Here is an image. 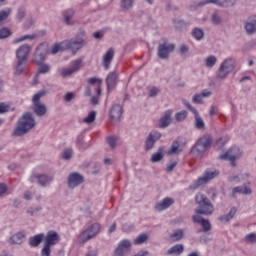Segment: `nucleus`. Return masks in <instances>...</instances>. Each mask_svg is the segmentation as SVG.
Returning <instances> with one entry per match:
<instances>
[{
  "label": "nucleus",
  "instance_id": "a19ab883",
  "mask_svg": "<svg viewBox=\"0 0 256 256\" xmlns=\"http://www.w3.org/2000/svg\"><path fill=\"white\" fill-rule=\"evenodd\" d=\"M13 35V32L8 27H2L0 29V39H9Z\"/></svg>",
  "mask_w": 256,
  "mask_h": 256
},
{
  "label": "nucleus",
  "instance_id": "4c0bfd02",
  "mask_svg": "<svg viewBox=\"0 0 256 256\" xmlns=\"http://www.w3.org/2000/svg\"><path fill=\"white\" fill-rule=\"evenodd\" d=\"M33 39H37V34H27L19 38H16L13 40V44L17 45V43H23V41H33Z\"/></svg>",
  "mask_w": 256,
  "mask_h": 256
},
{
  "label": "nucleus",
  "instance_id": "f03ea898",
  "mask_svg": "<svg viewBox=\"0 0 256 256\" xmlns=\"http://www.w3.org/2000/svg\"><path fill=\"white\" fill-rule=\"evenodd\" d=\"M195 203L198 206L195 208L196 214L194 215H199L200 217L201 215H206L208 217L209 215H213V213H215V206L211 200H209L207 195L201 192L197 193L195 196Z\"/></svg>",
  "mask_w": 256,
  "mask_h": 256
},
{
  "label": "nucleus",
  "instance_id": "8fccbe9b",
  "mask_svg": "<svg viewBox=\"0 0 256 256\" xmlns=\"http://www.w3.org/2000/svg\"><path fill=\"white\" fill-rule=\"evenodd\" d=\"M185 119H187V111L182 110L175 114V120L178 121V123H181V121H185Z\"/></svg>",
  "mask_w": 256,
  "mask_h": 256
},
{
  "label": "nucleus",
  "instance_id": "5fc2aeb1",
  "mask_svg": "<svg viewBox=\"0 0 256 256\" xmlns=\"http://www.w3.org/2000/svg\"><path fill=\"white\" fill-rule=\"evenodd\" d=\"M245 179H249V174L244 173L230 177V181H245Z\"/></svg>",
  "mask_w": 256,
  "mask_h": 256
},
{
  "label": "nucleus",
  "instance_id": "5701e85b",
  "mask_svg": "<svg viewBox=\"0 0 256 256\" xmlns=\"http://www.w3.org/2000/svg\"><path fill=\"white\" fill-rule=\"evenodd\" d=\"M32 111L36 117H45L47 115V106L43 103H35L32 105Z\"/></svg>",
  "mask_w": 256,
  "mask_h": 256
},
{
  "label": "nucleus",
  "instance_id": "bb28decb",
  "mask_svg": "<svg viewBox=\"0 0 256 256\" xmlns=\"http://www.w3.org/2000/svg\"><path fill=\"white\" fill-rule=\"evenodd\" d=\"M67 41L64 40L60 43H55L52 45L50 53L51 55H57V53H62V51H67Z\"/></svg>",
  "mask_w": 256,
  "mask_h": 256
},
{
  "label": "nucleus",
  "instance_id": "39448f33",
  "mask_svg": "<svg viewBox=\"0 0 256 256\" xmlns=\"http://www.w3.org/2000/svg\"><path fill=\"white\" fill-rule=\"evenodd\" d=\"M212 141L213 138H211L209 135L202 136L193 146L191 153L193 155H201V153H205L207 151V148L211 147Z\"/></svg>",
  "mask_w": 256,
  "mask_h": 256
},
{
  "label": "nucleus",
  "instance_id": "79ce46f5",
  "mask_svg": "<svg viewBox=\"0 0 256 256\" xmlns=\"http://www.w3.org/2000/svg\"><path fill=\"white\" fill-rule=\"evenodd\" d=\"M163 159V148H159L158 152L154 153L150 159L152 163H159Z\"/></svg>",
  "mask_w": 256,
  "mask_h": 256
},
{
  "label": "nucleus",
  "instance_id": "4468645a",
  "mask_svg": "<svg viewBox=\"0 0 256 256\" xmlns=\"http://www.w3.org/2000/svg\"><path fill=\"white\" fill-rule=\"evenodd\" d=\"M31 183H37L40 187H47L53 181V177L45 174H36L30 177Z\"/></svg>",
  "mask_w": 256,
  "mask_h": 256
},
{
  "label": "nucleus",
  "instance_id": "a878e982",
  "mask_svg": "<svg viewBox=\"0 0 256 256\" xmlns=\"http://www.w3.org/2000/svg\"><path fill=\"white\" fill-rule=\"evenodd\" d=\"M173 114V111L167 110L164 112V115L159 120V127L161 129H165V127H169L171 124V115Z\"/></svg>",
  "mask_w": 256,
  "mask_h": 256
},
{
  "label": "nucleus",
  "instance_id": "aec40b11",
  "mask_svg": "<svg viewBox=\"0 0 256 256\" xmlns=\"http://www.w3.org/2000/svg\"><path fill=\"white\" fill-rule=\"evenodd\" d=\"M115 57V50L113 48H109L107 52L102 57V65L104 69L107 71L109 67H111V63H113V58Z\"/></svg>",
  "mask_w": 256,
  "mask_h": 256
},
{
  "label": "nucleus",
  "instance_id": "412c9836",
  "mask_svg": "<svg viewBox=\"0 0 256 256\" xmlns=\"http://www.w3.org/2000/svg\"><path fill=\"white\" fill-rule=\"evenodd\" d=\"M27 237V234L25 233V231H20L17 232L16 234L12 235L9 240L8 243L10 245H22V243L25 241Z\"/></svg>",
  "mask_w": 256,
  "mask_h": 256
},
{
  "label": "nucleus",
  "instance_id": "0e129e2a",
  "mask_svg": "<svg viewBox=\"0 0 256 256\" xmlns=\"http://www.w3.org/2000/svg\"><path fill=\"white\" fill-rule=\"evenodd\" d=\"M180 55H187L189 53V47L185 44H181L179 48Z\"/></svg>",
  "mask_w": 256,
  "mask_h": 256
},
{
  "label": "nucleus",
  "instance_id": "0eeeda50",
  "mask_svg": "<svg viewBox=\"0 0 256 256\" xmlns=\"http://www.w3.org/2000/svg\"><path fill=\"white\" fill-rule=\"evenodd\" d=\"M235 58H227L225 59L216 74L218 79H225L229 73H231L235 69Z\"/></svg>",
  "mask_w": 256,
  "mask_h": 256
},
{
  "label": "nucleus",
  "instance_id": "b1692460",
  "mask_svg": "<svg viewBox=\"0 0 256 256\" xmlns=\"http://www.w3.org/2000/svg\"><path fill=\"white\" fill-rule=\"evenodd\" d=\"M173 203H175L173 198H164L156 204L155 209L156 211H165V209H169Z\"/></svg>",
  "mask_w": 256,
  "mask_h": 256
},
{
  "label": "nucleus",
  "instance_id": "20e7f679",
  "mask_svg": "<svg viewBox=\"0 0 256 256\" xmlns=\"http://www.w3.org/2000/svg\"><path fill=\"white\" fill-rule=\"evenodd\" d=\"M219 176V171H205L201 177H199L197 180H195L190 186V191H196V189H199L202 185H205L206 183H209L212 179H215V177Z\"/></svg>",
  "mask_w": 256,
  "mask_h": 256
},
{
  "label": "nucleus",
  "instance_id": "4d7b16f0",
  "mask_svg": "<svg viewBox=\"0 0 256 256\" xmlns=\"http://www.w3.org/2000/svg\"><path fill=\"white\" fill-rule=\"evenodd\" d=\"M107 143H108L110 149H115V147H117V137H115V136L108 137Z\"/></svg>",
  "mask_w": 256,
  "mask_h": 256
},
{
  "label": "nucleus",
  "instance_id": "dca6fc26",
  "mask_svg": "<svg viewBox=\"0 0 256 256\" xmlns=\"http://www.w3.org/2000/svg\"><path fill=\"white\" fill-rule=\"evenodd\" d=\"M159 139H161V132H157V131L150 132L145 141L146 151H151V149L155 147V143L159 141Z\"/></svg>",
  "mask_w": 256,
  "mask_h": 256
},
{
  "label": "nucleus",
  "instance_id": "393cba45",
  "mask_svg": "<svg viewBox=\"0 0 256 256\" xmlns=\"http://www.w3.org/2000/svg\"><path fill=\"white\" fill-rule=\"evenodd\" d=\"M237 193H240L241 195H251L253 190H251L249 186H237L232 189L231 197L235 199V197H237Z\"/></svg>",
  "mask_w": 256,
  "mask_h": 256
},
{
  "label": "nucleus",
  "instance_id": "a18cd8bd",
  "mask_svg": "<svg viewBox=\"0 0 256 256\" xmlns=\"http://www.w3.org/2000/svg\"><path fill=\"white\" fill-rule=\"evenodd\" d=\"M95 119H97V112L91 111V112H89L88 116L86 118H84L83 122L87 123V125H91V123H93V121H95Z\"/></svg>",
  "mask_w": 256,
  "mask_h": 256
},
{
  "label": "nucleus",
  "instance_id": "13d9d810",
  "mask_svg": "<svg viewBox=\"0 0 256 256\" xmlns=\"http://www.w3.org/2000/svg\"><path fill=\"white\" fill-rule=\"evenodd\" d=\"M244 241L246 243H251L252 245L256 243V234L255 233H250L245 236Z\"/></svg>",
  "mask_w": 256,
  "mask_h": 256
},
{
  "label": "nucleus",
  "instance_id": "603ef678",
  "mask_svg": "<svg viewBox=\"0 0 256 256\" xmlns=\"http://www.w3.org/2000/svg\"><path fill=\"white\" fill-rule=\"evenodd\" d=\"M210 20L213 25H221V16L216 12L212 13Z\"/></svg>",
  "mask_w": 256,
  "mask_h": 256
},
{
  "label": "nucleus",
  "instance_id": "6e6552de",
  "mask_svg": "<svg viewBox=\"0 0 256 256\" xmlns=\"http://www.w3.org/2000/svg\"><path fill=\"white\" fill-rule=\"evenodd\" d=\"M175 51V44L169 43L167 39H164L162 43L158 44L157 55L158 59L167 60L169 55Z\"/></svg>",
  "mask_w": 256,
  "mask_h": 256
},
{
  "label": "nucleus",
  "instance_id": "58836bf2",
  "mask_svg": "<svg viewBox=\"0 0 256 256\" xmlns=\"http://www.w3.org/2000/svg\"><path fill=\"white\" fill-rule=\"evenodd\" d=\"M204 36H205V33L201 28H194L192 30V37L196 39V41H201V39H203Z\"/></svg>",
  "mask_w": 256,
  "mask_h": 256
},
{
  "label": "nucleus",
  "instance_id": "9d476101",
  "mask_svg": "<svg viewBox=\"0 0 256 256\" xmlns=\"http://www.w3.org/2000/svg\"><path fill=\"white\" fill-rule=\"evenodd\" d=\"M84 182L85 178L83 177V175L77 172L70 173L67 179V185L69 189H75V187H79V185Z\"/></svg>",
  "mask_w": 256,
  "mask_h": 256
},
{
  "label": "nucleus",
  "instance_id": "7ed1b4c3",
  "mask_svg": "<svg viewBox=\"0 0 256 256\" xmlns=\"http://www.w3.org/2000/svg\"><path fill=\"white\" fill-rule=\"evenodd\" d=\"M243 155V150H241V148L234 146L230 149L227 150V152H225L222 155L218 156V159H220V161H229L231 167H237V164L235 163V161H238V159H241V156Z\"/></svg>",
  "mask_w": 256,
  "mask_h": 256
},
{
  "label": "nucleus",
  "instance_id": "9b49d317",
  "mask_svg": "<svg viewBox=\"0 0 256 256\" xmlns=\"http://www.w3.org/2000/svg\"><path fill=\"white\" fill-rule=\"evenodd\" d=\"M59 241H61V236L59 235V233H57V231L50 230L44 236L43 245L53 247L57 245Z\"/></svg>",
  "mask_w": 256,
  "mask_h": 256
},
{
  "label": "nucleus",
  "instance_id": "e433bc0d",
  "mask_svg": "<svg viewBox=\"0 0 256 256\" xmlns=\"http://www.w3.org/2000/svg\"><path fill=\"white\" fill-rule=\"evenodd\" d=\"M64 22L66 25H71V19H73V15H75V10L73 8H70L68 10H65L63 12Z\"/></svg>",
  "mask_w": 256,
  "mask_h": 256
},
{
  "label": "nucleus",
  "instance_id": "ddd939ff",
  "mask_svg": "<svg viewBox=\"0 0 256 256\" xmlns=\"http://www.w3.org/2000/svg\"><path fill=\"white\" fill-rule=\"evenodd\" d=\"M131 251V241L124 239L119 242L117 248L114 251V256H125Z\"/></svg>",
  "mask_w": 256,
  "mask_h": 256
},
{
  "label": "nucleus",
  "instance_id": "ea45409f",
  "mask_svg": "<svg viewBox=\"0 0 256 256\" xmlns=\"http://www.w3.org/2000/svg\"><path fill=\"white\" fill-rule=\"evenodd\" d=\"M13 13V9L6 8L5 10H0V23H3V21H6V19H9V15Z\"/></svg>",
  "mask_w": 256,
  "mask_h": 256
},
{
  "label": "nucleus",
  "instance_id": "338daca9",
  "mask_svg": "<svg viewBox=\"0 0 256 256\" xmlns=\"http://www.w3.org/2000/svg\"><path fill=\"white\" fill-rule=\"evenodd\" d=\"M9 109H10L9 105L5 103H0V115L3 113H7Z\"/></svg>",
  "mask_w": 256,
  "mask_h": 256
},
{
  "label": "nucleus",
  "instance_id": "c756f323",
  "mask_svg": "<svg viewBox=\"0 0 256 256\" xmlns=\"http://www.w3.org/2000/svg\"><path fill=\"white\" fill-rule=\"evenodd\" d=\"M203 97H211V91L203 90L201 94H194L192 102L196 105H203Z\"/></svg>",
  "mask_w": 256,
  "mask_h": 256
},
{
  "label": "nucleus",
  "instance_id": "3c124183",
  "mask_svg": "<svg viewBox=\"0 0 256 256\" xmlns=\"http://www.w3.org/2000/svg\"><path fill=\"white\" fill-rule=\"evenodd\" d=\"M207 3H213L214 5H217L218 7H221L222 1L221 0H206L203 2H199L196 7H203L207 5Z\"/></svg>",
  "mask_w": 256,
  "mask_h": 256
},
{
  "label": "nucleus",
  "instance_id": "423d86ee",
  "mask_svg": "<svg viewBox=\"0 0 256 256\" xmlns=\"http://www.w3.org/2000/svg\"><path fill=\"white\" fill-rule=\"evenodd\" d=\"M100 229H101V226L99 225V223L92 224L90 227L85 229L79 235L78 243L80 245H85V243H87V241H89L90 239H93V237H95V235H97V233H99Z\"/></svg>",
  "mask_w": 256,
  "mask_h": 256
},
{
  "label": "nucleus",
  "instance_id": "f3484780",
  "mask_svg": "<svg viewBox=\"0 0 256 256\" xmlns=\"http://www.w3.org/2000/svg\"><path fill=\"white\" fill-rule=\"evenodd\" d=\"M31 53V46L29 44H23L16 50V59L18 61H29L28 55Z\"/></svg>",
  "mask_w": 256,
  "mask_h": 256
},
{
  "label": "nucleus",
  "instance_id": "052dcab7",
  "mask_svg": "<svg viewBox=\"0 0 256 256\" xmlns=\"http://www.w3.org/2000/svg\"><path fill=\"white\" fill-rule=\"evenodd\" d=\"M183 105H185V107H187V109H189V111H191V113L195 114L197 113V109H195L193 106H191V104L189 103V101L187 100H182Z\"/></svg>",
  "mask_w": 256,
  "mask_h": 256
},
{
  "label": "nucleus",
  "instance_id": "69168bd1",
  "mask_svg": "<svg viewBox=\"0 0 256 256\" xmlns=\"http://www.w3.org/2000/svg\"><path fill=\"white\" fill-rule=\"evenodd\" d=\"M73 99H75V94L73 92L66 93V95L64 97V101L66 103H69V102L73 101Z\"/></svg>",
  "mask_w": 256,
  "mask_h": 256
},
{
  "label": "nucleus",
  "instance_id": "864d4df0",
  "mask_svg": "<svg viewBox=\"0 0 256 256\" xmlns=\"http://www.w3.org/2000/svg\"><path fill=\"white\" fill-rule=\"evenodd\" d=\"M44 246L42 247L40 251V256H51V246L47 244H43Z\"/></svg>",
  "mask_w": 256,
  "mask_h": 256
},
{
  "label": "nucleus",
  "instance_id": "cd10ccee",
  "mask_svg": "<svg viewBox=\"0 0 256 256\" xmlns=\"http://www.w3.org/2000/svg\"><path fill=\"white\" fill-rule=\"evenodd\" d=\"M235 215H237V208L232 207V208H230V210L227 214L219 216L218 220L221 223H229V221L234 219Z\"/></svg>",
  "mask_w": 256,
  "mask_h": 256
},
{
  "label": "nucleus",
  "instance_id": "1a4fd4ad",
  "mask_svg": "<svg viewBox=\"0 0 256 256\" xmlns=\"http://www.w3.org/2000/svg\"><path fill=\"white\" fill-rule=\"evenodd\" d=\"M47 53H49L47 44L41 43L33 53V63H35V65H43V63H45Z\"/></svg>",
  "mask_w": 256,
  "mask_h": 256
},
{
  "label": "nucleus",
  "instance_id": "680f3d73",
  "mask_svg": "<svg viewBox=\"0 0 256 256\" xmlns=\"http://www.w3.org/2000/svg\"><path fill=\"white\" fill-rule=\"evenodd\" d=\"M177 167V161H170V163L166 167L167 173H171L173 169Z\"/></svg>",
  "mask_w": 256,
  "mask_h": 256
},
{
  "label": "nucleus",
  "instance_id": "2eb2a0df",
  "mask_svg": "<svg viewBox=\"0 0 256 256\" xmlns=\"http://www.w3.org/2000/svg\"><path fill=\"white\" fill-rule=\"evenodd\" d=\"M67 49H72L74 53H77L79 49H83L87 45V41L81 38H75L71 40H66Z\"/></svg>",
  "mask_w": 256,
  "mask_h": 256
},
{
  "label": "nucleus",
  "instance_id": "e2e57ef3",
  "mask_svg": "<svg viewBox=\"0 0 256 256\" xmlns=\"http://www.w3.org/2000/svg\"><path fill=\"white\" fill-rule=\"evenodd\" d=\"M221 7H233L235 5V0H221Z\"/></svg>",
  "mask_w": 256,
  "mask_h": 256
},
{
  "label": "nucleus",
  "instance_id": "2f4dec72",
  "mask_svg": "<svg viewBox=\"0 0 256 256\" xmlns=\"http://www.w3.org/2000/svg\"><path fill=\"white\" fill-rule=\"evenodd\" d=\"M25 67H27V62L23 60H18L14 68L15 77H19V75H22L25 71Z\"/></svg>",
  "mask_w": 256,
  "mask_h": 256
},
{
  "label": "nucleus",
  "instance_id": "c03bdc74",
  "mask_svg": "<svg viewBox=\"0 0 256 256\" xmlns=\"http://www.w3.org/2000/svg\"><path fill=\"white\" fill-rule=\"evenodd\" d=\"M205 65L206 67H209L210 69L215 67L217 65V57L210 55L205 59Z\"/></svg>",
  "mask_w": 256,
  "mask_h": 256
},
{
  "label": "nucleus",
  "instance_id": "09e8293b",
  "mask_svg": "<svg viewBox=\"0 0 256 256\" xmlns=\"http://www.w3.org/2000/svg\"><path fill=\"white\" fill-rule=\"evenodd\" d=\"M147 239H149V236L147 234H140L135 238L134 244L142 245V243H145V241H147Z\"/></svg>",
  "mask_w": 256,
  "mask_h": 256
},
{
  "label": "nucleus",
  "instance_id": "f257e3e1",
  "mask_svg": "<svg viewBox=\"0 0 256 256\" xmlns=\"http://www.w3.org/2000/svg\"><path fill=\"white\" fill-rule=\"evenodd\" d=\"M35 125H37V122H35L33 113L26 112L18 119L17 126L13 130L12 135L13 137H23V135H27Z\"/></svg>",
  "mask_w": 256,
  "mask_h": 256
},
{
  "label": "nucleus",
  "instance_id": "c85d7f7f",
  "mask_svg": "<svg viewBox=\"0 0 256 256\" xmlns=\"http://www.w3.org/2000/svg\"><path fill=\"white\" fill-rule=\"evenodd\" d=\"M45 235L43 233L36 234L29 238L28 245L30 247H39L40 243H43Z\"/></svg>",
  "mask_w": 256,
  "mask_h": 256
},
{
  "label": "nucleus",
  "instance_id": "c9c22d12",
  "mask_svg": "<svg viewBox=\"0 0 256 256\" xmlns=\"http://www.w3.org/2000/svg\"><path fill=\"white\" fill-rule=\"evenodd\" d=\"M183 250L184 247L182 244H176L168 249L167 255H181V253H183Z\"/></svg>",
  "mask_w": 256,
  "mask_h": 256
},
{
  "label": "nucleus",
  "instance_id": "a211bd4d",
  "mask_svg": "<svg viewBox=\"0 0 256 256\" xmlns=\"http://www.w3.org/2000/svg\"><path fill=\"white\" fill-rule=\"evenodd\" d=\"M244 31L246 35H255L256 33V15L249 16L244 23Z\"/></svg>",
  "mask_w": 256,
  "mask_h": 256
},
{
  "label": "nucleus",
  "instance_id": "473e14b6",
  "mask_svg": "<svg viewBox=\"0 0 256 256\" xmlns=\"http://www.w3.org/2000/svg\"><path fill=\"white\" fill-rule=\"evenodd\" d=\"M194 127L195 129H198L199 131H205V122L203 121V118L199 116V112L194 113Z\"/></svg>",
  "mask_w": 256,
  "mask_h": 256
},
{
  "label": "nucleus",
  "instance_id": "4be33fe9",
  "mask_svg": "<svg viewBox=\"0 0 256 256\" xmlns=\"http://www.w3.org/2000/svg\"><path fill=\"white\" fill-rule=\"evenodd\" d=\"M123 115V106L114 104L110 109V117L113 121H119Z\"/></svg>",
  "mask_w": 256,
  "mask_h": 256
},
{
  "label": "nucleus",
  "instance_id": "72a5a7b5",
  "mask_svg": "<svg viewBox=\"0 0 256 256\" xmlns=\"http://www.w3.org/2000/svg\"><path fill=\"white\" fill-rule=\"evenodd\" d=\"M184 235H185V232L183 231V229H176L169 234V239L172 242L181 241Z\"/></svg>",
  "mask_w": 256,
  "mask_h": 256
},
{
  "label": "nucleus",
  "instance_id": "6e6d98bb",
  "mask_svg": "<svg viewBox=\"0 0 256 256\" xmlns=\"http://www.w3.org/2000/svg\"><path fill=\"white\" fill-rule=\"evenodd\" d=\"M71 157H73V150L72 149H65L62 152V159H64L65 161H69V159H71Z\"/></svg>",
  "mask_w": 256,
  "mask_h": 256
},
{
  "label": "nucleus",
  "instance_id": "49530a36",
  "mask_svg": "<svg viewBox=\"0 0 256 256\" xmlns=\"http://www.w3.org/2000/svg\"><path fill=\"white\" fill-rule=\"evenodd\" d=\"M120 7L122 11H129L133 7V0H121Z\"/></svg>",
  "mask_w": 256,
  "mask_h": 256
},
{
  "label": "nucleus",
  "instance_id": "7c9ffc66",
  "mask_svg": "<svg viewBox=\"0 0 256 256\" xmlns=\"http://www.w3.org/2000/svg\"><path fill=\"white\" fill-rule=\"evenodd\" d=\"M119 78V75L117 72H110L106 78V85L108 89H113L115 85H117V79Z\"/></svg>",
  "mask_w": 256,
  "mask_h": 256
},
{
  "label": "nucleus",
  "instance_id": "f8f14e48",
  "mask_svg": "<svg viewBox=\"0 0 256 256\" xmlns=\"http://www.w3.org/2000/svg\"><path fill=\"white\" fill-rule=\"evenodd\" d=\"M81 67H83V60L82 59L74 60L70 68H63L61 70V76L64 78L71 77V75H73V73H77V71H79Z\"/></svg>",
  "mask_w": 256,
  "mask_h": 256
},
{
  "label": "nucleus",
  "instance_id": "f704fd0d",
  "mask_svg": "<svg viewBox=\"0 0 256 256\" xmlns=\"http://www.w3.org/2000/svg\"><path fill=\"white\" fill-rule=\"evenodd\" d=\"M183 149L181 148V145L179 144V141H174L170 147V151L167 152L168 155H179Z\"/></svg>",
  "mask_w": 256,
  "mask_h": 256
},
{
  "label": "nucleus",
  "instance_id": "774afa93",
  "mask_svg": "<svg viewBox=\"0 0 256 256\" xmlns=\"http://www.w3.org/2000/svg\"><path fill=\"white\" fill-rule=\"evenodd\" d=\"M158 94H159V89H157V87H153V88L149 91V96H150V97H157Z\"/></svg>",
  "mask_w": 256,
  "mask_h": 256
},
{
  "label": "nucleus",
  "instance_id": "de8ad7c7",
  "mask_svg": "<svg viewBox=\"0 0 256 256\" xmlns=\"http://www.w3.org/2000/svg\"><path fill=\"white\" fill-rule=\"evenodd\" d=\"M49 71H51V66H49V64H41L38 68L36 77H39L41 74L49 73Z\"/></svg>",
  "mask_w": 256,
  "mask_h": 256
},
{
  "label": "nucleus",
  "instance_id": "6ab92c4d",
  "mask_svg": "<svg viewBox=\"0 0 256 256\" xmlns=\"http://www.w3.org/2000/svg\"><path fill=\"white\" fill-rule=\"evenodd\" d=\"M192 221L193 223H198V225H201L204 233L211 231V222H209L208 219H204L203 216L193 215Z\"/></svg>",
  "mask_w": 256,
  "mask_h": 256
},
{
  "label": "nucleus",
  "instance_id": "bf43d9fd",
  "mask_svg": "<svg viewBox=\"0 0 256 256\" xmlns=\"http://www.w3.org/2000/svg\"><path fill=\"white\" fill-rule=\"evenodd\" d=\"M45 95V92L40 91L38 93H36L33 98H32V103L33 105H35V103H41L40 99L41 97H43Z\"/></svg>",
  "mask_w": 256,
  "mask_h": 256
},
{
  "label": "nucleus",
  "instance_id": "37998d69",
  "mask_svg": "<svg viewBox=\"0 0 256 256\" xmlns=\"http://www.w3.org/2000/svg\"><path fill=\"white\" fill-rule=\"evenodd\" d=\"M26 15H27V10L24 7H20L16 12V20L21 22L25 19Z\"/></svg>",
  "mask_w": 256,
  "mask_h": 256
}]
</instances>
